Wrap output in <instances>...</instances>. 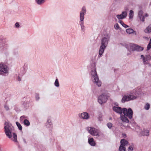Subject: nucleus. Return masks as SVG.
<instances>
[{
	"label": "nucleus",
	"mask_w": 151,
	"mask_h": 151,
	"mask_svg": "<svg viewBox=\"0 0 151 151\" xmlns=\"http://www.w3.org/2000/svg\"><path fill=\"white\" fill-rule=\"evenodd\" d=\"M122 113L121 114L120 119L123 122L128 123L129 120L127 118L128 117L130 119H131L132 117L133 112L132 110L130 108L128 109L124 108L122 109Z\"/></svg>",
	"instance_id": "1"
},
{
	"label": "nucleus",
	"mask_w": 151,
	"mask_h": 151,
	"mask_svg": "<svg viewBox=\"0 0 151 151\" xmlns=\"http://www.w3.org/2000/svg\"><path fill=\"white\" fill-rule=\"evenodd\" d=\"M4 131L6 136L9 138L12 137V134L14 130V128L11 124L6 122L4 124Z\"/></svg>",
	"instance_id": "2"
},
{
	"label": "nucleus",
	"mask_w": 151,
	"mask_h": 151,
	"mask_svg": "<svg viewBox=\"0 0 151 151\" xmlns=\"http://www.w3.org/2000/svg\"><path fill=\"white\" fill-rule=\"evenodd\" d=\"M101 43L99 51V55H102L108 44V39L106 37L103 38L101 40Z\"/></svg>",
	"instance_id": "3"
},
{
	"label": "nucleus",
	"mask_w": 151,
	"mask_h": 151,
	"mask_svg": "<svg viewBox=\"0 0 151 151\" xmlns=\"http://www.w3.org/2000/svg\"><path fill=\"white\" fill-rule=\"evenodd\" d=\"M140 93V91L137 90H133L129 95L130 101L134 100L138 98Z\"/></svg>",
	"instance_id": "4"
},
{
	"label": "nucleus",
	"mask_w": 151,
	"mask_h": 151,
	"mask_svg": "<svg viewBox=\"0 0 151 151\" xmlns=\"http://www.w3.org/2000/svg\"><path fill=\"white\" fill-rule=\"evenodd\" d=\"M108 96L105 94H102L99 96L98 99V102L101 104L105 103L108 99Z\"/></svg>",
	"instance_id": "5"
},
{
	"label": "nucleus",
	"mask_w": 151,
	"mask_h": 151,
	"mask_svg": "<svg viewBox=\"0 0 151 151\" xmlns=\"http://www.w3.org/2000/svg\"><path fill=\"white\" fill-rule=\"evenodd\" d=\"M86 10L85 6H83L82 9V10L81 11L80 13V19L81 21L80 24L81 26V27L82 30H83V29L84 28V26L83 25V20L84 18V15L86 13Z\"/></svg>",
	"instance_id": "6"
},
{
	"label": "nucleus",
	"mask_w": 151,
	"mask_h": 151,
	"mask_svg": "<svg viewBox=\"0 0 151 151\" xmlns=\"http://www.w3.org/2000/svg\"><path fill=\"white\" fill-rule=\"evenodd\" d=\"M130 48L129 50L131 51H141L143 50V48L142 47H140L138 45L133 44H130L129 45Z\"/></svg>",
	"instance_id": "7"
},
{
	"label": "nucleus",
	"mask_w": 151,
	"mask_h": 151,
	"mask_svg": "<svg viewBox=\"0 0 151 151\" xmlns=\"http://www.w3.org/2000/svg\"><path fill=\"white\" fill-rule=\"evenodd\" d=\"M113 110L115 112L119 113L121 114H122V109L119 107V104L117 103H115L114 104V106H113Z\"/></svg>",
	"instance_id": "8"
},
{
	"label": "nucleus",
	"mask_w": 151,
	"mask_h": 151,
	"mask_svg": "<svg viewBox=\"0 0 151 151\" xmlns=\"http://www.w3.org/2000/svg\"><path fill=\"white\" fill-rule=\"evenodd\" d=\"M141 57L142 59L144 64L146 63L147 60L151 59V56L149 55H146L145 58L143 55H142L141 56Z\"/></svg>",
	"instance_id": "9"
},
{
	"label": "nucleus",
	"mask_w": 151,
	"mask_h": 151,
	"mask_svg": "<svg viewBox=\"0 0 151 151\" xmlns=\"http://www.w3.org/2000/svg\"><path fill=\"white\" fill-rule=\"evenodd\" d=\"M127 12L126 11H124L122 12L121 14H118L116 16V17L119 19H122L125 18L127 16Z\"/></svg>",
	"instance_id": "10"
},
{
	"label": "nucleus",
	"mask_w": 151,
	"mask_h": 151,
	"mask_svg": "<svg viewBox=\"0 0 151 151\" xmlns=\"http://www.w3.org/2000/svg\"><path fill=\"white\" fill-rule=\"evenodd\" d=\"M8 70L7 67L0 66V74H2L3 73H7Z\"/></svg>",
	"instance_id": "11"
},
{
	"label": "nucleus",
	"mask_w": 151,
	"mask_h": 151,
	"mask_svg": "<svg viewBox=\"0 0 151 151\" xmlns=\"http://www.w3.org/2000/svg\"><path fill=\"white\" fill-rule=\"evenodd\" d=\"M80 117L85 119H88L89 117V114L86 112H83L81 114Z\"/></svg>",
	"instance_id": "12"
},
{
	"label": "nucleus",
	"mask_w": 151,
	"mask_h": 151,
	"mask_svg": "<svg viewBox=\"0 0 151 151\" xmlns=\"http://www.w3.org/2000/svg\"><path fill=\"white\" fill-rule=\"evenodd\" d=\"M95 84L98 86L99 87L101 86V81L99 80V78L96 75V74L95 73Z\"/></svg>",
	"instance_id": "13"
},
{
	"label": "nucleus",
	"mask_w": 151,
	"mask_h": 151,
	"mask_svg": "<svg viewBox=\"0 0 151 151\" xmlns=\"http://www.w3.org/2000/svg\"><path fill=\"white\" fill-rule=\"evenodd\" d=\"M143 13V11L140 10L139 12L138 15L141 20L143 22L145 21V18L144 17L142 16Z\"/></svg>",
	"instance_id": "14"
},
{
	"label": "nucleus",
	"mask_w": 151,
	"mask_h": 151,
	"mask_svg": "<svg viewBox=\"0 0 151 151\" xmlns=\"http://www.w3.org/2000/svg\"><path fill=\"white\" fill-rule=\"evenodd\" d=\"M130 101L129 99V96H124L123 97L122 100V102H124L125 101Z\"/></svg>",
	"instance_id": "15"
},
{
	"label": "nucleus",
	"mask_w": 151,
	"mask_h": 151,
	"mask_svg": "<svg viewBox=\"0 0 151 151\" xmlns=\"http://www.w3.org/2000/svg\"><path fill=\"white\" fill-rule=\"evenodd\" d=\"M120 143V145L125 147L126 145H127L128 144V142L127 140L123 139L121 140Z\"/></svg>",
	"instance_id": "16"
},
{
	"label": "nucleus",
	"mask_w": 151,
	"mask_h": 151,
	"mask_svg": "<svg viewBox=\"0 0 151 151\" xmlns=\"http://www.w3.org/2000/svg\"><path fill=\"white\" fill-rule=\"evenodd\" d=\"M143 136H148L149 135V131L147 129H144L142 132Z\"/></svg>",
	"instance_id": "17"
},
{
	"label": "nucleus",
	"mask_w": 151,
	"mask_h": 151,
	"mask_svg": "<svg viewBox=\"0 0 151 151\" xmlns=\"http://www.w3.org/2000/svg\"><path fill=\"white\" fill-rule=\"evenodd\" d=\"M88 130L89 133L93 135H94V128L91 127H88Z\"/></svg>",
	"instance_id": "18"
},
{
	"label": "nucleus",
	"mask_w": 151,
	"mask_h": 151,
	"mask_svg": "<svg viewBox=\"0 0 151 151\" xmlns=\"http://www.w3.org/2000/svg\"><path fill=\"white\" fill-rule=\"evenodd\" d=\"M144 32L147 33H150L151 32V24H150L146 29L144 30Z\"/></svg>",
	"instance_id": "19"
},
{
	"label": "nucleus",
	"mask_w": 151,
	"mask_h": 151,
	"mask_svg": "<svg viewBox=\"0 0 151 151\" xmlns=\"http://www.w3.org/2000/svg\"><path fill=\"white\" fill-rule=\"evenodd\" d=\"M88 142L91 146H94V141L93 138H89L88 140Z\"/></svg>",
	"instance_id": "20"
},
{
	"label": "nucleus",
	"mask_w": 151,
	"mask_h": 151,
	"mask_svg": "<svg viewBox=\"0 0 151 151\" xmlns=\"http://www.w3.org/2000/svg\"><path fill=\"white\" fill-rule=\"evenodd\" d=\"M134 148V145L132 144L128 148V151H132Z\"/></svg>",
	"instance_id": "21"
},
{
	"label": "nucleus",
	"mask_w": 151,
	"mask_h": 151,
	"mask_svg": "<svg viewBox=\"0 0 151 151\" xmlns=\"http://www.w3.org/2000/svg\"><path fill=\"white\" fill-rule=\"evenodd\" d=\"M150 104L148 103H146L144 106V109L146 110H148L150 108Z\"/></svg>",
	"instance_id": "22"
},
{
	"label": "nucleus",
	"mask_w": 151,
	"mask_h": 151,
	"mask_svg": "<svg viewBox=\"0 0 151 151\" xmlns=\"http://www.w3.org/2000/svg\"><path fill=\"white\" fill-rule=\"evenodd\" d=\"M23 122L24 124L27 126H29L30 125V123L28 120L25 119Z\"/></svg>",
	"instance_id": "23"
},
{
	"label": "nucleus",
	"mask_w": 151,
	"mask_h": 151,
	"mask_svg": "<svg viewBox=\"0 0 151 151\" xmlns=\"http://www.w3.org/2000/svg\"><path fill=\"white\" fill-rule=\"evenodd\" d=\"M119 151H126L125 147L120 145L119 148Z\"/></svg>",
	"instance_id": "24"
},
{
	"label": "nucleus",
	"mask_w": 151,
	"mask_h": 151,
	"mask_svg": "<svg viewBox=\"0 0 151 151\" xmlns=\"http://www.w3.org/2000/svg\"><path fill=\"white\" fill-rule=\"evenodd\" d=\"M13 137L14 139L13 140L15 142H17V134L15 133H14L13 134Z\"/></svg>",
	"instance_id": "25"
},
{
	"label": "nucleus",
	"mask_w": 151,
	"mask_h": 151,
	"mask_svg": "<svg viewBox=\"0 0 151 151\" xmlns=\"http://www.w3.org/2000/svg\"><path fill=\"white\" fill-rule=\"evenodd\" d=\"M126 32L127 33L130 34L133 33L134 30L133 29H126Z\"/></svg>",
	"instance_id": "26"
},
{
	"label": "nucleus",
	"mask_w": 151,
	"mask_h": 151,
	"mask_svg": "<svg viewBox=\"0 0 151 151\" xmlns=\"http://www.w3.org/2000/svg\"><path fill=\"white\" fill-rule=\"evenodd\" d=\"M16 124L18 127L19 129L20 130H22V128L20 124L18 122H16Z\"/></svg>",
	"instance_id": "27"
},
{
	"label": "nucleus",
	"mask_w": 151,
	"mask_h": 151,
	"mask_svg": "<svg viewBox=\"0 0 151 151\" xmlns=\"http://www.w3.org/2000/svg\"><path fill=\"white\" fill-rule=\"evenodd\" d=\"M91 74L92 77V80L93 81L94 80V71L92 70L91 72Z\"/></svg>",
	"instance_id": "28"
},
{
	"label": "nucleus",
	"mask_w": 151,
	"mask_h": 151,
	"mask_svg": "<svg viewBox=\"0 0 151 151\" xmlns=\"http://www.w3.org/2000/svg\"><path fill=\"white\" fill-rule=\"evenodd\" d=\"M134 15V13L133 11L131 10L129 12V18H132Z\"/></svg>",
	"instance_id": "29"
},
{
	"label": "nucleus",
	"mask_w": 151,
	"mask_h": 151,
	"mask_svg": "<svg viewBox=\"0 0 151 151\" xmlns=\"http://www.w3.org/2000/svg\"><path fill=\"white\" fill-rule=\"evenodd\" d=\"M151 48V38L150 40V41L147 46V50H149Z\"/></svg>",
	"instance_id": "30"
},
{
	"label": "nucleus",
	"mask_w": 151,
	"mask_h": 151,
	"mask_svg": "<svg viewBox=\"0 0 151 151\" xmlns=\"http://www.w3.org/2000/svg\"><path fill=\"white\" fill-rule=\"evenodd\" d=\"M55 85L57 87H58L59 86V84L57 78L56 79L55 81Z\"/></svg>",
	"instance_id": "31"
},
{
	"label": "nucleus",
	"mask_w": 151,
	"mask_h": 151,
	"mask_svg": "<svg viewBox=\"0 0 151 151\" xmlns=\"http://www.w3.org/2000/svg\"><path fill=\"white\" fill-rule=\"evenodd\" d=\"M37 3L38 4H40L43 3L45 0H36Z\"/></svg>",
	"instance_id": "32"
},
{
	"label": "nucleus",
	"mask_w": 151,
	"mask_h": 151,
	"mask_svg": "<svg viewBox=\"0 0 151 151\" xmlns=\"http://www.w3.org/2000/svg\"><path fill=\"white\" fill-rule=\"evenodd\" d=\"M107 126L109 128L111 129L112 126V124L111 123H108L107 124Z\"/></svg>",
	"instance_id": "33"
},
{
	"label": "nucleus",
	"mask_w": 151,
	"mask_h": 151,
	"mask_svg": "<svg viewBox=\"0 0 151 151\" xmlns=\"http://www.w3.org/2000/svg\"><path fill=\"white\" fill-rule=\"evenodd\" d=\"M115 28L116 29H118L119 28V26L118 23H116V24L114 26Z\"/></svg>",
	"instance_id": "34"
},
{
	"label": "nucleus",
	"mask_w": 151,
	"mask_h": 151,
	"mask_svg": "<svg viewBox=\"0 0 151 151\" xmlns=\"http://www.w3.org/2000/svg\"><path fill=\"white\" fill-rule=\"evenodd\" d=\"M26 117L24 116H22L20 117V120L22 121Z\"/></svg>",
	"instance_id": "35"
},
{
	"label": "nucleus",
	"mask_w": 151,
	"mask_h": 151,
	"mask_svg": "<svg viewBox=\"0 0 151 151\" xmlns=\"http://www.w3.org/2000/svg\"><path fill=\"white\" fill-rule=\"evenodd\" d=\"M15 26L17 27H18L19 26V24L18 22H17L15 24Z\"/></svg>",
	"instance_id": "36"
},
{
	"label": "nucleus",
	"mask_w": 151,
	"mask_h": 151,
	"mask_svg": "<svg viewBox=\"0 0 151 151\" xmlns=\"http://www.w3.org/2000/svg\"><path fill=\"white\" fill-rule=\"evenodd\" d=\"M122 26L123 27H124L125 28H126L127 27H128V25H127L126 24L124 23L123 24H122Z\"/></svg>",
	"instance_id": "37"
},
{
	"label": "nucleus",
	"mask_w": 151,
	"mask_h": 151,
	"mask_svg": "<svg viewBox=\"0 0 151 151\" xmlns=\"http://www.w3.org/2000/svg\"><path fill=\"white\" fill-rule=\"evenodd\" d=\"M119 22L121 24H122H122H123L124 23L122 21V20H119Z\"/></svg>",
	"instance_id": "38"
},
{
	"label": "nucleus",
	"mask_w": 151,
	"mask_h": 151,
	"mask_svg": "<svg viewBox=\"0 0 151 151\" xmlns=\"http://www.w3.org/2000/svg\"><path fill=\"white\" fill-rule=\"evenodd\" d=\"M148 16V14H145L144 15V16H143V17H147Z\"/></svg>",
	"instance_id": "39"
},
{
	"label": "nucleus",
	"mask_w": 151,
	"mask_h": 151,
	"mask_svg": "<svg viewBox=\"0 0 151 151\" xmlns=\"http://www.w3.org/2000/svg\"><path fill=\"white\" fill-rule=\"evenodd\" d=\"M18 80L20 81H21V79H20V77H18Z\"/></svg>",
	"instance_id": "40"
},
{
	"label": "nucleus",
	"mask_w": 151,
	"mask_h": 151,
	"mask_svg": "<svg viewBox=\"0 0 151 151\" xmlns=\"http://www.w3.org/2000/svg\"><path fill=\"white\" fill-rule=\"evenodd\" d=\"M0 66H5V65L3 64H0Z\"/></svg>",
	"instance_id": "41"
},
{
	"label": "nucleus",
	"mask_w": 151,
	"mask_h": 151,
	"mask_svg": "<svg viewBox=\"0 0 151 151\" xmlns=\"http://www.w3.org/2000/svg\"><path fill=\"white\" fill-rule=\"evenodd\" d=\"M6 110H7L8 109V107L7 106H5V107Z\"/></svg>",
	"instance_id": "42"
},
{
	"label": "nucleus",
	"mask_w": 151,
	"mask_h": 151,
	"mask_svg": "<svg viewBox=\"0 0 151 151\" xmlns=\"http://www.w3.org/2000/svg\"><path fill=\"white\" fill-rule=\"evenodd\" d=\"M39 97L38 96L36 97V99H39Z\"/></svg>",
	"instance_id": "43"
},
{
	"label": "nucleus",
	"mask_w": 151,
	"mask_h": 151,
	"mask_svg": "<svg viewBox=\"0 0 151 151\" xmlns=\"http://www.w3.org/2000/svg\"><path fill=\"white\" fill-rule=\"evenodd\" d=\"M96 135H98V134H96Z\"/></svg>",
	"instance_id": "44"
},
{
	"label": "nucleus",
	"mask_w": 151,
	"mask_h": 151,
	"mask_svg": "<svg viewBox=\"0 0 151 151\" xmlns=\"http://www.w3.org/2000/svg\"><path fill=\"white\" fill-rule=\"evenodd\" d=\"M49 120H48V122H49Z\"/></svg>",
	"instance_id": "45"
}]
</instances>
